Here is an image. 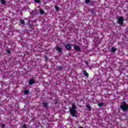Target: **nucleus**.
Returning <instances> with one entry per match:
<instances>
[{"label": "nucleus", "instance_id": "11", "mask_svg": "<svg viewBox=\"0 0 128 128\" xmlns=\"http://www.w3.org/2000/svg\"><path fill=\"white\" fill-rule=\"evenodd\" d=\"M62 68H63L62 66H57L56 67V70H62Z\"/></svg>", "mask_w": 128, "mask_h": 128}, {"label": "nucleus", "instance_id": "26", "mask_svg": "<svg viewBox=\"0 0 128 128\" xmlns=\"http://www.w3.org/2000/svg\"><path fill=\"white\" fill-rule=\"evenodd\" d=\"M4 126H6V125H4V124H2V128H4Z\"/></svg>", "mask_w": 128, "mask_h": 128}, {"label": "nucleus", "instance_id": "12", "mask_svg": "<svg viewBox=\"0 0 128 128\" xmlns=\"http://www.w3.org/2000/svg\"><path fill=\"white\" fill-rule=\"evenodd\" d=\"M90 12L91 14H95V13H94V9L90 10Z\"/></svg>", "mask_w": 128, "mask_h": 128}, {"label": "nucleus", "instance_id": "15", "mask_svg": "<svg viewBox=\"0 0 128 128\" xmlns=\"http://www.w3.org/2000/svg\"><path fill=\"white\" fill-rule=\"evenodd\" d=\"M40 14H44V10H42V9H40Z\"/></svg>", "mask_w": 128, "mask_h": 128}, {"label": "nucleus", "instance_id": "19", "mask_svg": "<svg viewBox=\"0 0 128 128\" xmlns=\"http://www.w3.org/2000/svg\"><path fill=\"white\" fill-rule=\"evenodd\" d=\"M20 22L22 24H24V20H20Z\"/></svg>", "mask_w": 128, "mask_h": 128}, {"label": "nucleus", "instance_id": "2", "mask_svg": "<svg viewBox=\"0 0 128 128\" xmlns=\"http://www.w3.org/2000/svg\"><path fill=\"white\" fill-rule=\"evenodd\" d=\"M124 17L120 16L119 17L118 19V24H120V26H122L124 24Z\"/></svg>", "mask_w": 128, "mask_h": 128}, {"label": "nucleus", "instance_id": "24", "mask_svg": "<svg viewBox=\"0 0 128 128\" xmlns=\"http://www.w3.org/2000/svg\"><path fill=\"white\" fill-rule=\"evenodd\" d=\"M22 128H26V124H24L23 125V126H22Z\"/></svg>", "mask_w": 128, "mask_h": 128}, {"label": "nucleus", "instance_id": "3", "mask_svg": "<svg viewBox=\"0 0 128 128\" xmlns=\"http://www.w3.org/2000/svg\"><path fill=\"white\" fill-rule=\"evenodd\" d=\"M70 114L71 116H76V110H70Z\"/></svg>", "mask_w": 128, "mask_h": 128}, {"label": "nucleus", "instance_id": "16", "mask_svg": "<svg viewBox=\"0 0 128 128\" xmlns=\"http://www.w3.org/2000/svg\"><path fill=\"white\" fill-rule=\"evenodd\" d=\"M54 8H55L56 10V12H58V10H60V7H58V6H55Z\"/></svg>", "mask_w": 128, "mask_h": 128}, {"label": "nucleus", "instance_id": "17", "mask_svg": "<svg viewBox=\"0 0 128 128\" xmlns=\"http://www.w3.org/2000/svg\"><path fill=\"white\" fill-rule=\"evenodd\" d=\"M104 106V103L103 102H100L98 103V106Z\"/></svg>", "mask_w": 128, "mask_h": 128}, {"label": "nucleus", "instance_id": "18", "mask_svg": "<svg viewBox=\"0 0 128 128\" xmlns=\"http://www.w3.org/2000/svg\"><path fill=\"white\" fill-rule=\"evenodd\" d=\"M24 94H30V91L26 90L24 92Z\"/></svg>", "mask_w": 128, "mask_h": 128}, {"label": "nucleus", "instance_id": "21", "mask_svg": "<svg viewBox=\"0 0 128 128\" xmlns=\"http://www.w3.org/2000/svg\"><path fill=\"white\" fill-rule=\"evenodd\" d=\"M90 0H85L86 4H90Z\"/></svg>", "mask_w": 128, "mask_h": 128}, {"label": "nucleus", "instance_id": "13", "mask_svg": "<svg viewBox=\"0 0 128 128\" xmlns=\"http://www.w3.org/2000/svg\"><path fill=\"white\" fill-rule=\"evenodd\" d=\"M116 48H114V47H112L111 48V52H116Z\"/></svg>", "mask_w": 128, "mask_h": 128}, {"label": "nucleus", "instance_id": "10", "mask_svg": "<svg viewBox=\"0 0 128 128\" xmlns=\"http://www.w3.org/2000/svg\"><path fill=\"white\" fill-rule=\"evenodd\" d=\"M86 108H88V110H92V106H90V104H86Z\"/></svg>", "mask_w": 128, "mask_h": 128}, {"label": "nucleus", "instance_id": "9", "mask_svg": "<svg viewBox=\"0 0 128 128\" xmlns=\"http://www.w3.org/2000/svg\"><path fill=\"white\" fill-rule=\"evenodd\" d=\"M76 104H72V108L71 110H76Z\"/></svg>", "mask_w": 128, "mask_h": 128}, {"label": "nucleus", "instance_id": "7", "mask_svg": "<svg viewBox=\"0 0 128 128\" xmlns=\"http://www.w3.org/2000/svg\"><path fill=\"white\" fill-rule=\"evenodd\" d=\"M34 84V78H32L29 80V84L32 86Z\"/></svg>", "mask_w": 128, "mask_h": 128}, {"label": "nucleus", "instance_id": "8", "mask_svg": "<svg viewBox=\"0 0 128 128\" xmlns=\"http://www.w3.org/2000/svg\"><path fill=\"white\" fill-rule=\"evenodd\" d=\"M82 72L84 74L85 76H86L87 78L88 76V72H86V70H83Z\"/></svg>", "mask_w": 128, "mask_h": 128}, {"label": "nucleus", "instance_id": "27", "mask_svg": "<svg viewBox=\"0 0 128 128\" xmlns=\"http://www.w3.org/2000/svg\"><path fill=\"white\" fill-rule=\"evenodd\" d=\"M46 60H48V57L46 56Z\"/></svg>", "mask_w": 128, "mask_h": 128}, {"label": "nucleus", "instance_id": "23", "mask_svg": "<svg viewBox=\"0 0 128 128\" xmlns=\"http://www.w3.org/2000/svg\"><path fill=\"white\" fill-rule=\"evenodd\" d=\"M85 64H86L87 66H88V61H86Z\"/></svg>", "mask_w": 128, "mask_h": 128}, {"label": "nucleus", "instance_id": "5", "mask_svg": "<svg viewBox=\"0 0 128 128\" xmlns=\"http://www.w3.org/2000/svg\"><path fill=\"white\" fill-rule=\"evenodd\" d=\"M55 50H58V52L60 54H62V48H60V46H56L55 48Z\"/></svg>", "mask_w": 128, "mask_h": 128}, {"label": "nucleus", "instance_id": "4", "mask_svg": "<svg viewBox=\"0 0 128 128\" xmlns=\"http://www.w3.org/2000/svg\"><path fill=\"white\" fill-rule=\"evenodd\" d=\"M65 48L67 50H72V44H67L65 46Z\"/></svg>", "mask_w": 128, "mask_h": 128}, {"label": "nucleus", "instance_id": "22", "mask_svg": "<svg viewBox=\"0 0 128 128\" xmlns=\"http://www.w3.org/2000/svg\"><path fill=\"white\" fill-rule=\"evenodd\" d=\"M43 104H44V106H45L46 108V106H48V103H46V102L43 103Z\"/></svg>", "mask_w": 128, "mask_h": 128}, {"label": "nucleus", "instance_id": "25", "mask_svg": "<svg viewBox=\"0 0 128 128\" xmlns=\"http://www.w3.org/2000/svg\"><path fill=\"white\" fill-rule=\"evenodd\" d=\"M7 54H10V50H7Z\"/></svg>", "mask_w": 128, "mask_h": 128}, {"label": "nucleus", "instance_id": "1", "mask_svg": "<svg viewBox=\"0 0 128 128\" xmlns=\"http://www.w3.org/2000/svg\"><path fill=\"white\" fill-rule=\"evenodd\" d=\"M120 108H121L123 112H128V104L126 103L121 104Z\"/></svg>", "mask_w": 128, "mask_h": 128}, {"label": "nucleus", "instance_id": "14", "mask_svg": "<svg viewBox=\"0 0 128 128\" xmlns=\"http://www.w3.org/2000/svg\"><path fill=\"white\" fill-rule=\"evenodd\" d=\"M0 2L2 4H6V0H0Z\"/></svg>", "mask_w": 128, "mask_h": 128}, {"label": "nucleus", "instance_id": "28", "mask_svg": "<svg viewBox=\"0 0 128 128\" xmlns=\"http://www.w3.org/2000/svg\"><path fill=\"white\" fill-rule=\"evenodd\" d=\"M84 128V127H82V126H80V128Z\"/></svg>", "mask_w": 128, "mask_h": 128}, {"label": "nucleus", "instance_id": "20", "mask_svg": "<svg viewBox=\"0 0 128 128\" xmlns=\"http://www.w3.org/2000/svg\"><path fill=\"white\" fill-rule=\"evenodd\" d=\"M35 2H36L37 4H40L42 2V1L40 0H34Z\"/></svg>", "mask_w": 128, "mask_h": 128}, {"label": "nucleus", "instance_id": "6", "mask_svg": "<svg viewBox=\"0 0 128 128\" xmlns=\"http://www.w3.org/2000/svg\"><path fill=\"white\" fill-rule=\"evenodd\" d=\"M74 48L76 50V52H80V46H78V45H76L74 46Z\"/></svg>", "mask_w": 128, "mask_h": 128}]
</instances>
